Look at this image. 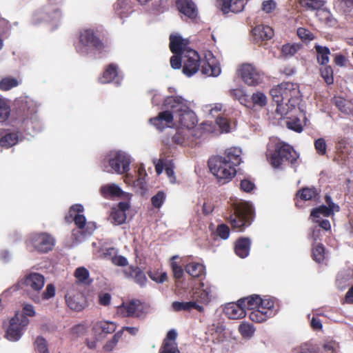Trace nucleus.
Listing matches in <instances>:
<instances>
[{
  "label": "nucleus",
  "mask_w": 353,
  "mask_h": 353,
  "mask_svg": "<svg viewBox=\"0 0 353 353\" xmlns=\"http://www.w3.org/2000/svg\"><path fill=\"white\" fill-rule=\"evenodd\" d=\"M332 103L343 114L353 116V99H347L340 96H334Z\"/></svg>",
  "instance_id": "b1692460"
},
{
  "label": "nucleus",
  "mask_w": 353,
  "mask_h": 353,
  "mask_svg": "<svg viewBox=\"0 0 353 353\" xmlns=\"http://www.w3.org/2000/svg\"><path fill=\"white\" fill-rule=\"evenodd\" d=\"M244 311L252 310L250 319L255 323H262L276 314L274 301L271 299H261L259 295L253 294L239 299Z\"/></svg>",
  "instance_id": "f257e3e1"
},
{
  "label": "nucleus",
  "mask_w": 353,
  "mask_h": 353,
  "mask_svg": "<svg viewBox=\"0 0 353 353\" xmlns=\"http://www.w3.org/2000/svg\"><path fill=\"white\" fill-rule=\"evenodd\" d=\"M118 76V65L115 63L108 65L101 77L102 83H108L113 81Z\"/></svg>",
  "instance_id": "72a5a7b5"
},
{
  "label": "nucleus",
  "mask_w": 353,
  "mask_h": 353,
  "mask_svg": "<svg viewBox=\"0 0 353 353\" xmlns=\"http://www.w3.org/2000/svg\"><path fill=\"white\" fill-rule=\"evenodd\" d=\"M253 41L259 46H262L267 41L272 39L274 35V30L269 26L259 25L252 30Z\"/></svg>",
  "instance_id": "4468645a"
},
{
  "label": "nucleus",
  "mask_w": 353,
  "mask_h": 353,
  "mask_svg": "<svg viewBox=\"0 0 353 353\" xmlns=\"http://www.w3.org/2000/svg\"><path fill=\"white\" fill-rule=\"evenodd\" d=\"M270 164L275 168L288 163L294 166L296 165L299 154L292 146L283 141H277L270 148L267 154Z\"/></svg>",
  "instance_id": "f03ea898"
},
{
  "label": "nucleus",
  "mask_w": 353,
  "mask_h": 353,
  "mask_svg": "<svg viewBox=\"0 0 353 353\" xmlns=\"http://www.w3.org/2000/svg\"><path fill=\"white\" fill-rule=\"evenodd\" d=\"M302 44L299 43H286L281 48V54L285 57L294 56L301 48Z\"/></svg>",
  "instance_id": "a19ab883"
},
{
  "label": "nucleus",
  "mask_w": 353,
  "mask_h": 353,
  "mask_svg": "<svg viewBox=\"0 0 353 353\" xmlns=\"http://www.w3.org/2000/svg\"><path fill=\"white\" fill-rule=\"evenodd\" d=\"M225 314L230 319H239L243 318L246 312L238 300L237 303H228L224 308Z\"/></svg>",
  "instance_id": "a878e982"
},
{
  "label": "nucleus",
  "mask_w": 353,
  "mask_h": 353,
  "mask_svg": "<svg viewBox=\"0 0 353 353\" xmlns=\"http://www.w3.org/2000/svg\"><path fill=\"white\" fill-rule=\"evenodd\" d=\"M280 88L282 92V105L290 104L294 106L298 94L296 85L291 82H283L280 84Z\"/></svg>",
  "instance_id": "2eb2a0df"
},
{
  "label": "nucleus",
  "mask_w": 353,
  "mask_h": 353,
  "mask_svg": "<svg viewBox=\"0 0 353 353\" xmlns=\"http://www.w3.org/2000/svg\"><path fill=\"white\" fill-rule=\"evenodd\" d=\"M185 272L194 278H200L205 274V266L197 262H190L185 266Z\"/></svg>",
  "instance_id": "2f4dec72"
},
{
  "label": "nucleus",
  "mask_w": 353,
  "mask_h": 353,
  "mask_svg": "<svg viewBox=\"0 0 353 353\" xmlns=\"http://www.w3.org/2000/svg\"><path fill=\"white\" fill-rule=\"evenodd\" d=\"M165 200V194L163 191H159L151 198L152 205L156 208H160Z\"/></svg>",
  "instance_id": "6e6d98bb"
},
{
  "label": "nucleus",
  "mask_w": 353,
  "mask_h": 353,
  "mask_svg": "<svg viewBox=\"0 0 353 353\" xmlns=\"http://www.w3.org/2000/svg\"><path fill=\"white\" fill-rule=\"evenodd\" d=\"M239 331L243 337H251L254 333V328L250 323H243L239 325Z\"/></svg>",
  "instance_id": "5fc2aeb1"
},
{
  "label": "nucleus",
  "mask_w": 353,
  "mask_h": 353,
  "mask_svg": "<svg viewBox=\"0 0 353 353\" xmlns=\"http://www.w3.org/2000/svg\"><path fill=\"white\" fill-rule=\"evenodd\" d=\"M223 1L222 10L225 13L229 12H240L243 10L245 5V2L241 1V0H224Z\"/></svg>",
  "instance_id": "473e14b6"
},
{
  "label": "nucleus",
  "mask_w": 353,
  "mask_h": 353,
  "mask_svg": "<svg viewBox=\"0 0 353 353\" xmlns=\"http://www.w3.org/2000/svg\"><path fill=\"white\" fill-rule=\"evenodd\" d=\"M10 108L7 102L0 98V123L6 121L10 116Z\"/></svg>",
  "instance_id": "8fccbe9b"
},
{
  "label": "nucleus",
  "mask_w": 353,
  "mask_h": 353,
  "mask_svg": "<svg viewBox=\"0 0 353 353\" xmlns=\"http://www.w3.org/2000/svg\"><path fill=\"white\" fill-rule=\"evenodd\" d=\"M172 308L175 312H190L193 309L196 310L199 312H204V307L202 305L196 303L193 300L187 302L174 301L172 303Z\"/></svg>",
  "instance_id": "c85d7f7f"
},
{
  "label": "nucleus",
  "mask_w": 353,
  "mask_h": 353,
  "mask_svg": "<svg viewBox=\"0 0 353 353\" xmlns=\"http://www.w3.org/2000/svg\"><path fill=\"white\" fill-rule=\"evenodd\" d=\"M216 232L223 240L228 239L230 233L229 227L224 223L218 225Z\"/></svg>",
  "instance_id": "bf43d9fd"
},
{
  "label": "nucleus",
  "mask_w": 353,
  "mask_h": 353,
  "mask_svg": "<svg viewBox=\"0 0 353 353\" xmlns=\"http://www.w3.org/2000/svg\"><path fill=\"white\" fill-rule=\"evenodd\" d=\"M159 353H180L178 349L177 344H162Z\"/></svg>",
  "instance_id": "0e129e2a"
},
{
  "label": "nucleus",
  "mask_w": 353,
  "mask_h": 353,
  "mask_svg": "<svg viewBox=\"0 0 353 353\" xmlns=\"http://www.w3.org/2000/svg\"><path fill=\"white\" fill-rule=\"evenodd\" d=\"M316 153L320 156L325 155L327 153V144L324 138H319L314 142Z\"/></svg>",
  "instance_id": "603ef678"
},
{
  "label": "nucleus",
  "mask_w": 353,
  "mask_h": 353,
  "mask_svg": "<svg viewBox=\"0 0 353 353\" xmlns=\"http://www.w3.org/2000/svg\"><path fill=\"white\" fill-rule=\"evenodd\" d=\"M297 35L303 41H312L314 39V34L310 30H308L304 28H298Z\"/></svg>",
  "instance_id": "e2e57ef3"
},
{
  "label": "nucleus",
  "mask_w": 353,
  "mask_h": 353,
  "mask_svg": "<svg viewBox=\"0 0 353 353\" xmlns=\"http://www.w3.org/2000/svg\"><path fill=\"white\" fill-rule=\"evenodd\" d=\"M320 72L322 78L327 85L334 83L333 70L330 65H324L320 68Z\"/></svg>",
  "instance_id": "49530a36"
},
{
  "label": "nucleus",
  "mask_w": 353,
  "mask_h": 353,
  "mask_svg": "<svg viewBox=\"0 0 353 353\" xmlns=\"http://www.w3.org/2000/svg\"><path fill=\"white\" fill-rule=\"evenodd\" d=\"M251 99L254 105L264 107L267 104V97L264 93L256 92L252 94Z\"/></svg>",
  "instance_id": "3c124183"
},
{
  "label": "nucleus",
  "mask_w": 353,
  "mask_h": 353,
  "mask_svg": "<svg viewBox=\"0 0 353 353\" xmlns=\"http://www.w3.org/2000/svg\"><path fill=\"white\" fill-rule=\"evenodd\" d=\"M178 258H179L178 256H173L171 258L172 261L170 263V267H171L172 271L173 272L174 277L177 280H179L183 276V269L176 261H174V260Z\"/></svg>",
  "instance_id": "09e8293b"
},
{
  "label": "nucleus",
  "mask_w": 353,
  "mask_h": 353,
  "mask_svg": "<svg viewBox=\"0 0 353 353\" xmlns=\"http://www.w3.org/2000/svg\"><path fill=\"white\" fill-rule=\"evenodd\" d=\"M87 48H92L99 52H101L105 48L101 40L95 34L94 30L90 29L80 32L79 43L76 47L78 52L85 54H88Z\"/></svg>",
  "instance_id": "0eeeda50"
},
{
  "label": "nucleus",
  "mask_w": 353,
  "mask_h": 353,
  "mask_svg": "<svg viewBox=\"0 0 353 353\" xmlns=\"http://www.w3.org/2000/svg\"><path fill=\"white\" fill-rule=\"evenodd\" d=\"M254 217V210L247 202L235 203L232 205L231 214L227 218L233 230L243 232L249 227Z\"/></svg>",
  "instance_id": "7ed1b4c3"
},
{
  "label": "nucleus",
  "mask_w": 353,
  "mask_h": 353,
  "mask_svg": "<svg viewBox=\"0 0 353 353\" xmlns=\"http://www.w3.org/2000/svg\"><path fill=\"white\" fill-rule=\"evenodd\" d=\"M19 81L14 77H7L0 81V90L8 91L19 85Z\"/></svg>",
  "instance_id": "a18cd8bd"
},
{
  "label": "nucleus",
  "mask_w": 353,
  "mask_h": 353,
  "mask_svg": "<svg viewBox=\"0 0 353 353\" xmlns=\"http://www.w3.org/2000/svg\"><path fill=\"white\" fill-rule=\"evenodd\" d=\"M19 141L18 132H12L9 129L0 130V146L10 148L15 145Z\"/></svg>",
  "instance_id": "5701e85b"
},
{
  "label": "nucleus",
  "mask_w": 353,
  "mask_h": 353,
  "mask_svg": "<svg viewBox=\"0 0 353 353\" xmlns=\"http://www.w3.org/2000/svg\"><path fill=\"white\" fill-rule=\"evenodd\" d=\"M29 319L25 315L17 312L10 320V325L6 333V338L12 341H18L21 338L24 328L29 324Z\"/></svg>",
  "instance_id": "6e6552de"
},
{
  "label": "nucleus",
  "mask_w": 353,
  "mask_h": 353,
  "mask_svg": "<svg viewBox=\"0 0 353 353\" xmlns=\"http://www.w3.org/2000/svg\"><path fill=\"white\" fill-rule=\"evenodd\" d=\"M334 214L331 208L325 205H321L317 208L312 209L310 216L312 219H320V215L323 214L325 217H329Z\"/></svg>",
  "instance_id": "37998d69"
},
{
  "label": "nucleus",
  "mask_w": 353,
  "mask_h": 353,
  "mask_svg": "<svg viewBox=\"0 0 353 353\" xmlns=\"http://www.w3.org/2000/svg\"><path fill=\"white\" fill-rule=\"evenodd\" d=\"M175 119L182 128L187 129L193 128L197 123L196 116L190 106L185 112L181 113Z\"/></svg>",
  "instance_id": "393cba45"
},
{
  "label": "nucleus",
  "mask_w": 353,
  "mask_h": 353,
  "mask_svg": "<svg viewBox=\"0 0 353 353\" xmlns=\"http://www.w3.org/2000/svg\"><path fill=\"white\" fill-rule=\"evenodd\" d=\"M211 286H205L203 282H201L198 287H194L190 292L192 299L198 304H208L211 300Z\"/></svg>",
  "instance_id": "ddd939ff"
},
{
  "label": "nucleus",
  "mask_w": 353,
  "mask_h": 353,
  "mask_svg": "<svg viewBox=\"0 0 353 353\" xmlns=\"http://www.w3.org/2000/svg\"><path fill=\"white\" fill-rule=\"evenodd\" d=\"M28 242L36 251L46 253L53 249L55 239L48 233L40 232L31 234Z\"/></svg>",
  "instance_id": "9d476101"
},
{
  "label": "nucleus",
  "mask_w": 353,
  "mask_h": 353,
  "mask_svg": "<svg viewBox=\"0 0 353 353\" xmlns=\"http://www.w3.org/2000/svg\"><path fill=\"white\" fill-rule=\"evenodd\" d=\"M177 10L186 17L194 19L198 15V8L193 0H175Z\"/></svg>",
  "instance_id": "f3484780"
},
{
  "label": "nucleus",
  "mask_w": 353,
  "mask_h": 353,
  "mask_svg": "<svg viewBox=\"0 0 353 353\" xmlns=\"http://www.w3.org/2000/svg\"><path fill=\"white\" fill-rule=\"evenodd\" d=\"M183 54H174V55L171 57L170 62L173 69L176 70L181 68L183 61Z\"/></svg>",
  "instance_id": "052dcab7"
},
{
  "label": "nucleus",
  "mask_w": 353,
  "mask_h": 353,
  "mask_svg": "<svg viewBox=\"0 0 353 353\" xmlns=\"http://www.w3.org/2000/svg\"><path fill=\"white\" fill-rule=\"evenodd\" d=\"M129 208V203L125 201L119 202L117 207L112 208L110 215L111 223L117 225L124 223L127 219L126 211Z\"/></svg>",
  "instance_id": "dca6fc26"
},
{
  "label": "nucleus",
  "mask_w": 353,
  "mask_h": 353,
  "mask_svg": "<svg viewBox=\"0 0 353 353\" xmlns=\"http://www.w3.org/2000/svg\"><path fill=\"white\" fill-rule=\"evenodd\" d=\"M35 348L40 352H47L48 350L46 340L42 336H38L34 342Z\"/></svg>",
  "instance_id": "680f3d73"
},
{
  "label": "nucleus",
  "mask_w": 353,
  "mask_h": 353,
  "mask_svg": "<svg viewBox=\"0 0 353 353\" xmlns=\"http://www.w3.org/2000/svg\"><path fill=\"white\" fill-rule=\"evenodd\" d=\"M125 277L133 280L140 286L145 285L147 278L145 273L138 266L130 265L122 270Z\"/></svg>",
  "instance_id": "a211bd4d"
},
{
  "label": "nucleus",
  "mask_w": 353,
  "mask_h": 353,
  "mask_svg": "<svg viewBox=\"0 0 353 353\" xmlns=\"http://www.w3.org/2000/svg\"><path fill=\"white\" fill-rule=\"evenodd\" d=\"M287 127L297 132H301L303 130V127L301 121L298 118H289L286 122Z\"/></svg>",
  "instance_id": "4d7b16f0"
},
{
  "label": "nucleus",
  "mask_w": 353,
  "mask_h": 353,
  "mask_svg": "<svg viewBox=\"0 0 353 353\" xmlns=\"http://www.w3.org/2000/svg\"><path fill=\"white\" fill-rule=\"evenodd\" d=\"M300 6L306 11H314L321 9L325 5L324 0H298Z\"/></svg>",
  "instance_id": "e433bc0d"
},
{
  "label": "nucleus",
  "mask_w": 353,
  "mask_h": 353,
  "mask_svg": "<svg viewBox=\"0 0 353 353\" xmlns=\"http://www.w3.org/2000/svg\"><path fill=\"white\" fill-rule=\"evenodd\" d=\"M208 167L219 184L223 185L230 181L236 175V170L222 156H214L209 159Z\"/></svg>",
  "instance_id": "20e7f679"
},
{
  "label": "nucleus",
  "mask_w": 353,
  "mask_h": 353,
  "mask_svg": "<svg viewBox=\"0 0 353 353\" xmlns=\"http://www.w3.org/2000/svg\"><path fill=\"white\" fill-rule=\"evenodd\" d=\"M281 90L279 84L271 89L270 94L273 101L276 103V112H279L281 114H283L284 112L281 110L282 106V92Z\"/></svg>",
  "instance_id": "79ce46f5"
},
{
  "label": "nucleus",
  "mask_w": 353,
  "mask_h": 353,
  "mask_svg": "<svg viewBox=\"0 0 353 353\" xmlns=\"http://www.w3.org/2000/svg\"><path fill=\"white\" fill-rule=\"evenodd\" d=\"M45 284L44 276L36 272L30 273L19 280L16 284L10 288L9 290L15 292L26 287L29 292L30 296L33 294H39Z\"/></svg>",
  "instance_id": "423d86ee"
},
{
  "label": "nucleus",
  "mask_w": 353,
  "mask_h": 353,
  "mask_svg": "<svg viewBox=\"0 0 353 353\" xmlns=\"http://www.w3.org/2000/svg\"><path fill=\"white\" fill-rule=\"evenodd\" d=\"M150 278L157 283H163L168 279V275L166 272L159 273L157 271H150L148 272Z\"/></svg>",
  "instance_id": "13d9d810"
},
{
  "label": "nucleus",
  "mask_w": 353,
  "mask_h": 353,
  "mask_svg": "<svg viewBox=\"0 0 353 353\" xmlns=\"http://www.w3.org/2000/svg\"><path fill=\"white\" fill-rule=\"evenodd\" d=\"M55 295V288L53 284H48L46 290L40 294H33L30 296V299L34 303H40L42 300H47Z\"/></svg>",
  "instance_id": "4c0bfd02"
},
{
  "label": "nucleus",
  "mask_w": 353,
  "mask_h": 353,
  "mask_svg": "<svg viewBox=\"0 0 353 353\" xmlns=\"http://www.w3.org/2000/svg\"><path fill=\"white\" fill-rule=\"evenodd\" d=\"M141 303L139 300H132L123 304L119 307V312L126 317H138L141 313L140 307Z\"/></svg>",
  "instance_id": "6ab92c4d"
},
{
  "label": "nucleus",
  "mask_w": 353,
  "mask_h": 353,
  "mask_svg": "<svg viewBox=\"0 0 353 353\" xmlns=\"http://www.w3.org/2000/svg\"><path fill=\"white\" fill-rule=\"evenodd\" d=\"M117 329V325L112 321H100L94 324L93 330L99 334H111Z\"/></svg>",
  "instance_id": "f704fd0d"
},
{
  "label": "nucleus",
  "mask_w": 353,
  "mask_h": 353,
  "mask_svg": "<svg viewBox=\"0 0 353 353\" xmlns=\"http://www.w3.org/2000/svg\"><path fill=\"white\" fill-rule=\"evenodd\" d=\"M128 5L126 0H117L114 4V10L115 13L120 17H127L128 12Z\"/></svg>",
  "instance_id": "c03bdc74"
},
{
  "label": "nucleus",
  "mask_w": 353,
  "mask_h": 353,
  "mask_svg": "<svg viewBox=\"0 0 353 353\" xmlns=\"http://www.w3.org/2000/svg\"><path fill=\"white\" fill-rule=\"evenodd\" d=\"M323 350L326 353H339V345L335 341H328L323 346Z\"/></svg>",
  "instance_id": "69168bd1"
},
{
  "label": "nucleus",
  "mask_w": 353,
  "mask_h": 353,
  "mask_svg": "<svg viewBox=\"0 0 353 353\" xmlns=\"http://www.w3.org/2000/svg\"><path fill=\"white\" fill-rule=\"evenodd\" d=\"M170 49L173 54H183L185 50H189L188 48V41L183 39L179 34H170Z\"/></svg>",
  "instance_id": "4be33fe9"
},
{
  "label": "nucleus",
  "mask_w": 353,
  "mask_h": 353,
  "mask_svg": "<svg viewBox=\"0 0 353 353\" xmlns=\"http://www.w3.org/2000/svg\"><path fill=\"white\" fill-rule=\"evenodd\" d=\"M202 72L209 76L216 77L221 73V68L216 65H211L210 63H205L201 66Z\"/></svg>",
  "instance_id": "de8ad7c7"
},
{
  "label": "nucleus",
  "mask_w": 353,
  "mask_h": 353,
  "mask_svg": "<svg viewBox=\"0 0 353 353\" xmlns=\"http://www.w3.org/2000/svg\"><path fill=\"white\" fill-rule=\"evenodd\" d=\"M216 123L223 132H228L230 131V125L229 121L223 117H218Z\"/></svg>",
  "instance_id": "338daca9"
},
{
  "label": "nucleus",
  "mask_w": 353,
  "mask_h": 353,
  "mask_svg": "<svg viewBox=\"0 0 353 353\" xmlns=\"http://www.w3.org/2000/svg\"><path fill=\"white\" fill-rule=\"evenodd\" d=\"M321 190L315 187H304L296 193V198L302 201H318L320 199Z\"/></svg>",
  "instance_id": "bb28decb"
},
{
  "label": "nucleus",
  "mask_w": 353,
  "mask_h": 353,
  "mask_svg": "<svg viewBox=\"0 0 353 353\" xmlns=\"http://www.w3.org/2000/svg\"><path fill=\"white\" fill-rule=\"evenodd\" d=\"M312 256L314 261L320 263L323 262L325 258V247L321 243L312 244Z\"/></svg>",
  "instance_id": "58836bf2"
},
{
  "label": "nucleus",
  "mask_w": 353,
  "mask_h": 353,
  "mask_svg": "<svg viewBox=\"0 0 353 353\" xmlns=\"http://www.w3.org/2000/svg\"><path fill=\"white\" fill-rule=\"evenodd\" d=\"M83 211V207L81 204H75L70 207L68 214L65 216L66 222L71 223L74 221V217L77 213H81Z\"/></svg>",
  "instance_id": "864d4df0"
},
{
  "label": "nucleus",
  "mask_w": 353,
  "mask_h": 353,
  "mask_svg": "<svg viewBox=\"0 0 353 353\" xmlns=\"http://www.w3.org/2000/svg\"><path fill=\"white\" fill-rule=\"evenodd\" d=\"M173 119L174 116L170 110H165L159 112L157 117L150 119V122L157 130L163 131L172 123Z\"/></svg>",
  "instance_id": "aec40b11"
},
{
  "label": "nucleus",
  "mask_w": 353,
  "mask_h": 353,
  "mask_svg": "<svg viewBox=\"0 0 353 353\" xmlns=\"http://www.w3.org/2000/svg\"><path fill=\"white\" fill-rule=\"evenodd\" d=\"M130 157L121 151L111 152L103 161V170L110 173L122 174L130 170Z\"/></svg>",
  "instance_id": "39448f33"
},
{
  "label": "nucleus",
  "mask_w": 353,
  "mask_h": 353,
  "mask_svg": "<svg viewBox=\"0 0 353 353\" xmlns=\"http://www.w3.org/2000/svg\"><path fill=\"white\" fill-rule=\"evenodd\" d=\"M185 141V135L184 132L181 130H179L176 132L174 135L172 137V141L176 145H183Z\"/></svg>",
  "instance_id": "774afa93"
},
{
  "label": "nucleus",
  "mask_w": 353,
  "mask_h": 353,
  "mask_svg": "<svg viewBox=\"0 0 353 353\" xmlns=\"http://www.w3.org/2000/svg\"><path fill=\"white\" fill-rule=\"evenodd\" d=\"M101 195L105 199L121 197L123 195L122 190L115 184L106 185L101 188Z\"/></svg>",
  "instance_id": "7c9ffc66"
},
{
  "label": "nucleus",
  "mask_w": 353,
  "mask_h": 353,
  "mask_svg": "<svg viewBox=\"0 0 353 353\" xmlns=\"http://www.w3.org/2000/svg\"><path fill=\"white\" fill-rule=\"evenodd\" d=\"M251 240L248 237L239 238L234 245V252L240 258L244 259L249 255Z\"/></svg>",
  "instance_id": "cd10ccee"
},
{
  "label": "nucleus",
  "mask_w": 353,
  "mask_h": 353,
  "mask_svg": "<svg viewBox=\"0 0 353 353\" xmlns=\"http://www.w3.org/2000/svg\"><path fill=\"white\" fill-rule=\"evenodd\" d=\"M65 301L70 309L77 312L82 310L85 305V298L80 292L68 293L65 295Z\"/></svg>",
  "instance_id": "412c9836"
},
{
  "label": "nucleus",
  "mask_w": 353,
  "mask_h": 353,
  "mask_svg": "<svg viewBox=\"0 0 353 353\" xmlns=\"http://www.w3.org/2000/svg\"><path fill=\"white\" fill-rule=\"evenodd\" d=\"M314 49L316 52L317 62L321 65H327L330 61V49L326 46L317 44L314 46Z\"/></svg>",
  "instance_id": "c9c22d12"
},
{
  "label": "nucleus",
  "mask_w": 353,
  "mask_h": 353,
  "mask_svg": "<svg viewBox=\"0 0 353 353\" xmlns=\"http://www.w3.org/2000/svg\"><path fill=\"white\" fill-rule=\"evenodd\" d=\"M74 276L79 281V283L90 285L92 280L90 279L89 271L84 267H79L76 269L74 272Z\"/></svg>",
  "instance_id": "ea45409f"
},
{
  "label": "nucleus",
  "mask_w": 353,
  "mask_h": 353,
  "mask_svg": "<svg viewBox=\"0 0 353 353\" xmlns=\"http://www.w3.org/2000/svg\"><path fill=\"white\" fill-rule=\"evenodd\" d=\"M227 163L236 168L241 163V150L236 147L228 148L225 152Z\"/></svg>",
  "instance_id": "c756f323"
},
{
  "label": "nucleus",
  "mask_w": 353,
  "mask_h": 353,
  "mask_svg": "<svg viewBox=\"0 0 353 353\" xmlns=\"http://www.w3.org/2000/svg\"><path fill=\"white\" fill-rule=\"evenodd\" d=\"M165 108L170 109L174 117L177 118L179 114L185 112L190 106L188 101L181 96H170L163 101Z\"/></svg>",
  "instance_id": "f8f14e48"
},
{
  "label": "nucleus",
  "mask_w": 353,
  "mask_h": 353,
  "mask_svg": "<svg viewBox=\"0 0 353 353\" xmlns=\"http://www.w3.org/2000/svg\"><path fill=\"white\" fill-rule=\"evenodd\" d=\"M238 74L249 86H256L263 82V73L252 64H242L238 70Z\"/></svg>",
  "instance_id": "1a4fd4ad"
},
{
  "label": "nucleus",
  "mask_w": 353,
  "mask_h": 353,
  "mask_svg": "<svg viewBox=\"0 0 353 353\" xmlns=\"http://www.w3.org/2000/svg\"><path fill=\"white\" fill-rule=\"evenodd\" d=\"M183 72L191 77L198 72L201 65L200 57L198 52L192 49L183 52Z\"/></svg>",
  "instance_id": "9b49d317"
}]
</instances>
